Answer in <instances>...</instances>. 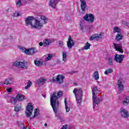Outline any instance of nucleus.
Here are the masks:
<instances>
[{
  "label": "nucleus",
  "instance_id": "nucleus-1",
  "mask_svg": "<svg viewBox=\"0 0 129 129\" xmlns=\"http://www.w3.org/2000/svg\"><path fill=\"white\" fill-rule=\"evenodd\" d=\"M40 19L41 21H39L34 18V17L29 16L25 19V24L26 26L30 25L31 28H34V29H42L43 26L47 24L48 19L44 16H41Z\"/></svg>",
  "mask_w": 129,
  "mask_h": 129
},
{
  "label": "nucleus",
  "instance_id": "nucleus-2",
  "mask_svg": "<svg viewBox=\"0 0 129 129\" xmlns=\"http://www.w3.org/2000/svg\"><path fill=\"white\" fill-rule=\"evenodd\" d=\"M62 95H63V92L59 91L54 92L50 97V105L57 117H59V116L57 115L58 108H59V98L62 97Z\"/></svg>",
  "mask_w": 129,
  "mask_h": 129
},
{
  "label": "nucleus",
  "instance_id": "nucleus-3",
  "mask_svg": "<svg viewBox=\"0 0 129 129\" xmlns=\"http://www.w3.org/2000/svg\"><path fill=\"white\" fill-rule=\"evenodd\" d=\"M73 93L75 95L78 105L80 106L81 105V102H82V89L75 88L73 90Z\"/></svg>",
  "mask_w": 129,
  "mask_h": 129
},
{
  "label": "nucleus",
  "instance_id": "nucleus-4",
  "mask_svg": "<svg viewBox=\"0 0 129 129\" xmlns=\"http://www.w3.org/2000/svg\"><path fill=\"white\" fill-rule=\"evenodd\" d=\"M13 66H20L22 69H28L29 68V63L27 61H15L13 63Z\"/></svg>",
  "mask_w": 129,
  "mask_h": 129
},
{
  "label": "nucleus",
  "instance_id": "nucleus-5",
  "mask_svg": "<svg viewBox=\"0 0 129 129\" xmlns=\"http://www.w3.org/2000/svg\"><path fill=\"white\" fill-rule=\"evenodd\" d=\"M21 50H22L23 53H25V54H27V55H34L35 53L38 52V50H37V49L35 47H32L27 49L25 48L21 47Z\"/></svg>",
  "mask_w": 129,
  "mask_h": 129
},
{
  "label": "nucleus",
  "instance_id": "nucleus-6",
  "mask_svg": "<svg viewBox=\"0 0 129 129\" xmlns=\"http://www.w3.org/2000/svg\"><path fill=\"white\" fill-rule=\"evenodd\" d=\"M33 110L34 106H33V105H32V103H29L27 105L25 112V114L27 117H29V116L32 115Z\"/></svg>",
  "mask_w": 129,
  "mask_h": 129
},
{
  "label": "nucleus",
  "instance_id": "nucleus-7",
  "mask_svg": "<svg viewBox=\"0 0 129 129\" xmlns=\"http://www.w3.org/2000/svg\"><path fill=\"white\" fill-rule=\"evenodd\" d=\"M65 77L61 75H58L57 77H53L52 81L53 82H57L58 84H62L64 82Z\"/></svg>",
  "mask_w": 129,
  "mask_h": 129
},
{
  "label": "nucleus",
  "instance_id": "nucleus-8",
  "mask_svg": "<svg viewBox=\"0 0 129 129\" xmlns=\"http://www.w3.org/2000/svg\"><path fill=\"white\" fill-rule=\"evenodd\" d=\"M84 20L85 21H86V22H89V23H93L94 22V20H95V18H94V16L93 14L90 13V14H87L84 17Z\"/></svg>",
  "mask_w": 129,
  "mask_h": 129
},
{
  "label": "nucleus",
  "instance_id": "nucleus-9",
  "mask_svg": "<svg viewBox=\"0 0 129 129\" xmlns=\"http://www.w3.org/2000/svg\"><path fill=\"white\" fill-rule=\"evenodd\" d=\"M93 99V108H94L95 105L96 104L98 105L99 104V102H101L103 99H102V97H98L97 98V96H95V97L93 98L92 97Z\"/></svg>",
  "mask_w": 129,
  "mask_h": 129
},
{
  "label": "nucleus",
  "instance_id": "nucleus-10",
  "mask_svg": "<svg viewBox=\"0 0 129 129\" xmlns=\"http://www.w3.org/2000/svg\"><path fill=\"white\" fill-rule=\"evenodd\" d=\"M75 45V42H74V40H73L71 36L70 35L69 36L67 44L68 48H69V49H72V47L74 46Z\"/></svg>",
  "mask_w": 129,
  "mask_h": 129
},
{
  "label": "nucleus",
  "instance_id": "nucleus-11",
  "mask_svg": "<svg viewBox=\"0 0 129 129\" xmlns=\"http://www.w3.org/2000/svg\"><path fill=\"white\" fill-rule=\"evenodd\" d=\"M123 58H124V55L116 54L114 55V60L117 63H121L123 61Z\"/></svg>",
  "mask_w": 129,
  "mask_h": 129
},
{
  "label": "nucleus",
  "instance_id": "nucleus-12",
  "mask_svg": "<svg viewBox=\"0 0 129 129\" xmlns=\"http://www.w3.org/2000/svg\"><path fill=\"white\" fill-rule=\"evenodd\" d=\"M124 82H123V80L122 79H120L118 80L117 85H118V90L119 91H121L123 90V84Z\"/></svg>",
  "mask_w": 129,
  "mask_h": 129
},
{
  "label": "nucleus",
  "instance_id": "nucleus-13",
  "mask_svg": "<svg viewBox=\"0 0 129 129\" xmlns=\"http://www.w3.org/2000/svg\"><path fill=\"white\" fill-rule=\"evenodd\" d=\"M120 113L121 116L125 117V118H127L129 117L128 112L123 108L120 109Z\"/></svg>",
  "mask_w": 129,
  "mask_h": 129
},
{
  "label": "nucleus",
  "instance_id": "nucleus-14",
  "mask_svg": "<svg viewBox=\"0 0 129 129\" xmlns=\"http://www.w3.org/2000/svg\"><path fill=\"white\" fill-rule=\"evenodd\" d=\"M59 2H60L59 0H50L49 2V6L53 8V9H55L56 7H57V4H58Z\"/></svg>",
  "mask_w": 129,
  "mask_h": 129
},
{
  "label": "nucleus",
  "instance_id": "nucleus-15",
  "mask_svg": "<svg viewBox=\"0 0 129 129\" xmlns=\"http://www.w3.org/2000/svg\"><path fill=\"white\" fill-rule=\"evenodd\" d=\"M80 1L81 2V9L83 12H85V11H86V8H87L86 2H85V0Z\"/></svg>",
  "mask_w": 129,
  "mask_h": 129
},
{
  "label": "nucleus",
  "instance_id": "nucleus-16",
  "mask_svg": "<svg viewBox=\"0 0 129 129\" xmlns=\"http://www.w3.org/2000/svg\"><path fill=\"white\" fill-rule=\"evenodd\" d=\"M13 83H14V78H9L5 79L3 84H5V85H11V84H13Z\"/></svg>",
  "mask_w": 129,
  "mask_h": 129
},
{
  "label": "nucleus",
  "instance_id": "nucleus-17",
  "mask_svg": "<svg viewBox=\"0 0 129 129\" xmlns=\"http://www.w3.org/2000/svg\"><path fill=\"white\" fill-rule=\"evenodd\" d=\"M92 89V97L93 98L95 97V96H97V92L98 91V88H97V87L96 86H95L94 87V88H91Z\"/></svg>",
  "mask_w": 129,
  "mask_h": 129
},
{
  "label": "nucleus",
  "instance_id": "nucleus-18",
  "mask_svg": "<svg viewBox=\"0 0 129 129\" xmlns=\"http://www.w3.org/2000/svg\"><path fill=\"white\" fill-rule=\"evenodd\" d=\"M102 36V34L101 33L98 34H95L91 36L90 38V41H93V40H95V39H99L100 37Z\"/></svg>",
  "mask_w": 129,
  "mask_h": 129
},
{
  "label": "nucleus",
  "instance_id": "nucleus-19",
  "mask_svg": "<svg viewBox=\"0 0 129 129\" xmlns=\"http://www.w3.org/2000/svg\"><path fill=\"white\" fill-rule=\"evenodd\" d=\"M16 99H17V101H23L25 99V95L21 94H18L16 96Z\"/></svg>",
  "mask_w": 129,
  "mask_h": 129
},
{
  "label": "nucleus",
  "instance_id": "nucleus-20",
  "mask_svg": "<svg viewBox=\"0 0 129 129\" xmlns=\"http://www.w3.org/2000/svg\"><path fill=\"white\" fill-rule=\"evenodd\" d=\"M34 64L37 67H41L43 66V65H44V63L43 62V61L37 60H34Z\"/></svg>",
  "mask_w": 129,
  "mask_h": 129
},
{
  "label": "nucleus",
  "instance_id": "nucleus-21",
  "mask_svg": "<svg viewBox=\"0 0 129 129\" xmlns=\"http://www.w3.org/2000/svg\"><path fill=\"white\" fill-rule=\"evenodd\" d=\"M47 79H44V78H40L38 82V84H41L43 85L47 81Z\"/></svg>",
  "mask_w": 129,
  "mask_h": 129
},
{
  "label": "nucleus",
  "instance_id": "nucleus-22",
  "mask_svg": "<svg viewBox=\"0 0 129 129\" xmlns=\"http://www.w3.org/2000/svg\"><path fill=\"white\" fill-rule=\"evenodd\" d=\"M14 110L16 112H19V111H21L22 110V105H16V106H15Z\"/></svg>",
  "mask_w": 129,
  "mask_h": 129
},
{
  "label": "nucleus",
  "instance_id": "nucleus-23",
  "mask_svg": "<svg viewBox=\"0 0 129 129\" xmlns=\"http://www.w3.org/2000/svg\"><path fill=\"white\" fill-rule=\"evenodd\" d=\"M123 105H128L129 104V96L126 97L122 101Z\"/></svg>",
  "mask_w": 129,
  "mask_h": 129
},
{
  "label": "nucleus",
  "instance_id": "nucleus-24",
  "mask_svg": "<svg viewBox=\"0 0 129 129\" xmlns=\"http://www.w3.org/2000/svg\"><path fill=\"white\" fill-rule=\"evenodd\" d=\"M123 36H122V34L121 33H117L116 35L115 39L117 41H120L122 40Z\"/></svg>",
  "mask_w": 129,
  "mask_h": 129
},
{
  "label": "nucleus",
  "instance_id": "nucleus-25",
  "mask_svg": "<svg viewBox=\"0 0 129 129\" xmlns=\"http://www.w3.org/2000/svg\"><path fill=\"white\" fill-rule=\"evenodd\" d=\"M64 105L66 112H69V111H70V107H68L67 105V98L64 99Z\"/></svg>",
  "mask_w": 129,
  "mask_h": 129
},
{
  "label": "nucleus",
  "instance_id": "nucleus-26",
  "mask_svg": "<svg viewBox=\"0 0 129 129\" xmlns=\"http://www.w3.org/2000/svg\"><path fill=\"white\" fill-rule=\"evenodd\" d=\"M50 43H51V40H49L48 39H44L43 41V46L46 47V46H49Z\"/></svg>",
  "mask_w": 129,
  "mask_h": 129
},
{
  "label": "nucleus",
  "instance_id": "nucleus-27",
  "mask_svg": "<svg viewBox=\"0 0 129 129\" xmlns=\"http://www.w3.org/2000/svg\"><path fill=\"white\" fill-rule=\"evenodd\" d=\"M113 44L114 49H115V47L117 48V49H122V44H121V43L115 44L113 42Z\"/></svg>",
  "mask_w": 129,
  "mask_h": 129
},
{
  "label": "nucleus",
  "instance_id": "nucleus-28",
  "mask_svg": "<svg viewBox=\"0 0 129 129\" xmlns=\"http://www.w3.org/2000/svg\"><path fill=\"white\" fill-rule=\"evenodd\" d=\"M10 102L12 104H16L18 102V100L17 99V97L16 98L12 97L10 99Z\"/></svg>",
  "mask_w": 129,
  "mask_h": 129
},
{
  "label": "nucleus",
  "instance_id": "nucleus-29",
  "mask_svg": "<svg viewBox=\"0 0 129 129\" xmlns=\"http://www.w3.org/2000/svg\"><path fill=\"white\" fill-rule=\"evenodd\" d=\"M108 62L109 65H110V66H113V59H112V57H109L108 58Z\"/></svg>",
  "mask_w": 129,
  "mask_h": 129
},
{
  "label": "nucleus",
  "instance_id": "nucleus-30",
  "mask_svg": "<svg viewBox=\"0 0 129 129\" xmlns=\"http://www.w3.org/2000/svg\"><path fill=\"white\" fill-rule=\"evenodd\" d=\"M94 77L95 80H98V79H99V74H98V72H94Z\"/></svg>",
  "mask_w": 129,
  "mask_h": 129
},
{
  "label": "nucleus",
  "instance_id": "nucleus-31",
  "mask_svg": "<svg viewBox=\"0 0 129 129\" xmlns=\"http://www.w3.org/2000/svg\"><path fill=\"white\" fill-rule=\"evenodd\" d=\"M62 61L64 62L67 61V53L64 52H62Z\"/></svg>",
  "mask_w": 129,
  "mask_h": 129
},
{
  "label": "nucleus",
  "instance_id": "nucleus-32",
  "mask_svg": "<svg viewBox=\"0 0 129 129\" xmlns=\"http://www.w3.org/2000/svg\"><path fill=\"white\" fill-rule=\"evenodd\" d=\"M91 44L90 43L87 42L86 44L84 46V50H88V49H90V46Z\"/></svg>",
  "mask_w": 129,
  "mask_h": 129
},
{
  "label": "nucleus",
  "instance_id": "nucleus-33",
  "mask_svg": "<svg viewBox=\"0 0 129 129\" xmlns=\"http://www.w3.org/2000/svg\"><path fill=\"white\" fill-rule=\"evenodd\" d=\"M112 72H113V70L111 69H109L104 72V74L105 75H107V74L112 73Z\"/></svg>",
  "mask_w": 129,
  "mask_h": 129
},
{
  "label": "nucleus",
  "instance_id": "nucleus-34",
  "mask_svg": "<svg viewBox=\"0 0 129 129\" xmlns=\"http://www.w3.org/2000/svg\"><path fill=\"white\" fill-rule=\"evenodd\" d=\"M39 111L40 110H39V109L36 108L34 111V115L32 117L34 118V117H36V116H38V114H39Z\"/></svg>",
  "mask_w": 129,
  "mask_h": 129
},
{
  "label": "nucleus",
  "instance_id": "nucleus-35",
  "mask_svg": "<svg viewBox=\"0 0 129 129\" xmlns=\"http://www.w3.org/2000/svg\"><path fill=\"white\" fill-rule=\"evenodd\" d=\"M53 57V54H48L47 55V57L45 58V61H49L51 60V58Z\"/></svg>",
  "mask_w": 129,
  "mask_h": 129
},
{
  "label": "nucleus",
  "instance_id": "nucleus-36",
  "mask_svg": "<svg viewBox=\"0 0 129 129\" xmlns=\"http://www.w3.org/2000/svg\"><path fill=\"white\" fill-rule=\"evenodd\" d=\"M114 33H120V29L117 27H115L113 30Z\"/></svg>",
  "mask_w": 129,
  "mask_h": 129
},
{
  "label": "nucleus",
  "instance_id": "nucleus-37",
  "mask_svg": "<svg viewBox=\"0 0 129 129\" xmlns=\"http://www.w3.org/2000/svg\"><path fill=\"white\" fill-rule=\"evenodd\" d=\"M18 126L20 128H23L24 127V123L23 122H18Z\"/></svg>",
  "mask_w": 129,
  "mask_h": 129
},
{
  "label": "nucleus",
  "instance_id": "nucleus-38",
  "mask_svg": "<svg viewBox=\"0 0 129 129\" xmlns=\"http://www.w3.org/2000/svg\"><path fill=\"white\" fill-rule=\"evenodd\" d=\"M115 50L116 51H118V52H119L120 53H123V50H122V48L117 49V48L116 47Z\"/></svg>",
  "mask_w": 129,
  "mask_h": 129
},
{
  "label": "nucleus",
  "instance_id": "nucleus-39",
  "mask_svg": "<svg viewBox=\"0 0 129 129\" xmlns=\"http://www.w3.org/2000/svg\"><path fill=\"white\" fill-rule=\"evenodd\" d=\"M14 17H21V14H20L18 12H15L14 14Z\"/></svg>",
  "mask_w": 129,
  "mask_h": 129
},
{
  "label": "nucleus",
  "instance_id": "nucleus-40",
  "mask_svg": "<svg viewBox=\"0 0 129 129\" xmlns=\"http://www.w3.org/2000/svg\"><path fill=\"white\" fill-rule=\"evenodd\" d=\"M17 6L18 7H21V5H22V2H21V0H19L17 3L16 4Z\"/></svg>",
  "mask_w": 129,
  "mask_h": 129
},
{
  "label": "nucleus",
  "instance_id": "nucleus-41",
  "mask_svg": "<svg viewBox=\"0 0 129 129\" xmlns=\"http://www.w3.org/2000/svg\"><path fill=\"white\" fill-rule=\"evenodd\" d=\"M12 90H13V88H7L6 89L7 91H8V92L9 93L12 92Z\"/></svg>",
  "mask_w": 129,
  "mask_h": 129
},
{
  "label": "nucleus",
  "instance_id": "nucleus-42",
  "mask_svg": "<svg viewBox=\"0 0 129 129\" xmlns=\"http://www.w3.org/2000/svg\"><path fill=\"white\" fill-rule=\"evenodd\" d=\"M58 44L59 45V46H63V45H64V43H63V41H59Z\"/></svg>",
  "mask_w": 129,
  "mask_h": 129
},
{
  "label": "nucleus",
  "instance_id": "nucleus-43",
  "mask_svg": "<svg viewBox=\"0 0 129 129\" xmlns=\"http://www.w3.org/2000/svg\"><path fill=\"white\" fill-rule=\"evenodd\" d=\"M27 85L30 87V86L32 85V82L29 81L27 83Z\"/></svg>",
  "mask_w": 129,
  "mask_h": 129
},
{
  "label": "nucleus",
  "instance_id": "nucleus-44",
  "mask_svg": "<svg viewBox=\"0 0 129 129\" xmlns=\"http://www.w3.org/2000/svg\"><path fill=\"white\" fill-rule=\"evenodd\" d=\"M61 129H67V125H63Z\"/></svg>",
  "mask_w": 129,
  "mask_h": 129
},
{
  "label": "nucleus",
  "instance_id": "nucleus-45",
  "mask_svg": "<svg viewBox=\"0 0 129 129\" xmlns=\"http://www.w3.org/2000/svg\"><path fill=\"white\" fill-rule=\"evenodd\" d=\"M39 46H40V47H42V46H43V45H44V44H43V43L42 42H39Z\"/></svg>",
  "mask_w": 129,
  "mask_h": 129
},
{
  "label": "nucleus",
  "instance_id": "nucleus-46",
  "mask_svg": "<svg viewBox=\"0 0 129 129\" xmlns=\"http://www.w3.org/2000/svg\"><path fill=\"white\" fill-rule=\"evenodd\" d=\"M29 87H29V86H26V87H25V89H28V88H29Z\"/></svg>",
  "mask_w": 129,
  "mask_h": 129
},
{
  "label": "nucleus",
  "instance_id": "nucleus-47",
  "mask_svg": "<svg viewBox=\"0 0 129 129\" xmlns=\"http://www.w3.org/2000/svg\"><path fill=\"white\" fill-rule=\"evenodd\" d=\"M22 129H29V127H23Z\"/></svg>",
  "mask_w": 129,
  "mask_h": 129
},
{
  "label": "nucleus",
  "instance_id": "nucleus-48",
  "mask_svg": "<svg viewBox=\"0 0 129 129\" xmlns=\"http://www.w3.org/2000/svg\"><path fill=\"white\" fill-rule=\"evenodd\" d=\"M44 126H47V123H45L44 124Z\"/></svg>",
  "mask_w": 129,
  "mask_h": 129
},
{
  "label": "nucleus",
  "instance_id": "nucleus-49",
  "mask_svg": "<svg viewBox=\"0 0 129 129\" xmlns=\"http://www.w3.org/2000/svg\"><path fill=\"white\" fill-rule=\"evenodd\" d=\"M11 39H14V37L13 36H10Z\"/></svg>",
  "mask_w": 129,
  "mask_h": 129
},
{
  "label": "nucleus",
  "instance_id": "nucleus-50",
  "mask_svg": "<svg viewBox=\"0 0 129 129\" xmlns=\"http://www.w3.org/2000/svg\"><path fill=\"white\" fill-rule=\"evenodd\" d=\"M128 25L127 23H126V26H128Z\"/></svg>",
  "mask_w": 129,
  "mask_h": 129
},
{
  "label": "nucleus",
  "instance_id": "nucleus-51",
  "mask_svg": "<svg viewBox=\"0 0 129 129\" xmlns=\"http://www.w3.org/2000/svg\"><path fill=\"white\" fill-rule=\"evenodd\" d=\"M81 30H83V28H81Z\"/></svg>",
  "mask_w": 129,
  "mask_h": 129
},
{
  "label": "nucleus",
  "instance_id": "nucleus-52",
  "mask_svg": "<svg viewBox=\"0 0 129 129\" xmlns=\"http://www.w3.org/2000/svg\"><path fill=\"white\" fill-rule=\"evenodd\" d=\"M44 97H45V96H46L45 95H44V96H43Z\"/></svg>",
  "mask_w": 129,
  "mask_h": 129
},
{
  "label": "nucleus",
  "instance_id": "nucleus-53",
  "mask_svg": "<svg viewBox=\"0 0 129 129\" xmlns=\"http://www.w3.org/2000/svg\"><path fill=\"white\" fill-rule=\"evenodd\" d=\"M76 84H76H77V83H76V84Z\"/></svg>",
  "mask_w": 129,
  "mask_h": 129
}]
</instances>
